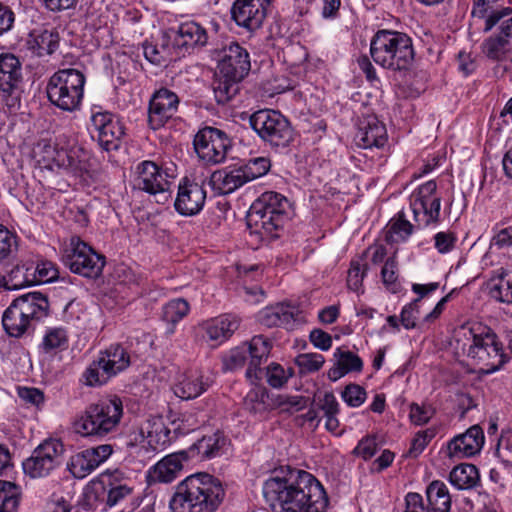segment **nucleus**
I'll return each instance as SVG.
<instances>
[{
	"mask_svg": "<svg viewBox=\"0 0 512 512\" xmlns=\"http://www.w3.org/2000/svg\"><path fill=\"white\" fill-rule=\"evenodd\" d=\"M367 271V265L362 259L351 261L347 275V286L354 292H360Z\"/></svg>",
	"mask_w": 512,
	"mask_h": 512,
	"instance_id": "obj_52",
	"label": "nucleus"
},
{
	"mask_svg": "<svg viewBox=\"0 0 512 512\" xmlns=\"http://www.w3.org/2000/svg\"><path fill=\"white\" fill-rule=\"evenodd\" d=\"M387 142V131L385 125L375 116L367 117L361 124L355 135L357 146L368 148H380Z\"/></svg>",
	"mask_w": 512,
	"mask_h": 512,
	"instance_id": "obj_29",
	"label": "nucleus"
},
{
	"mask_svg": "<svg viewBox=\"0 0 512 512\" xmlns=\"http://www.w3.org/2000/svg\"><path fill=\"white\" fill-rule=\"evenodd\" d=\"M510 14H512V8L500 7L496 0H475L471 11L473 18L485 20L484 32L491 31L494 26Z\"/></svg>",
	"mask_w": 512,
	"mask_h": 512,
	"instance_id": "obj_32",
	"label": "nucleus"
},
{
	"mask_svg": "<svg viewBox=\"0 0 512 512\" xmlns=\"http://www.w3.org/2000/svg\"><path fill=\"white\" fill-rule=\"evenodd\" d=\"M37 148L38 151L36 153L40 156L38 161L42 162L46 168H64L74 173L85 169V163L79 157V149L67 151L63 148L58 149L47 142L39 143Z\"/></svg>",
	"mask_w": 512,
	"mask_h": 512,
	"instance_id": "obj_18",
	"label": "nucleus"
},
{
	"mask_svg": "<svg viewBox=\"0 0 512 512\" xmlns=\"http://www.w3.org/2000/svg\"><path fill=\"white\" fill-rule=\"evenodd\" d=\"M270 167V160L266 157L251 158L244 165L240 166L247 182L266 175Z\"/></svg>",
	"mask_w": 512,
	"mask_h": 512,
	"instance_id": "obj_49",
	"label": "nucleus"
},
{
	"mask_svg": "<svg viewBox=\"0 0 512 512\" xmlns=\"http://www.w3.org/2000/svg\"><path fill=\"white\" fill-rule=\"evenodd\" d=\"M85 81L81 71L73 68L61 69L49 78L47 97L51 104L63 111H76L81 106Z\"/></svg>",
	"mask_w": 512,
	"mask_h": 512,
	"instance_id": "obj_7",
	"label": "nucleus"
},
{
	"mask_svg": "<svg viewBox=\"0 0 512 512\" xmlns=\"http://www.w3.org/2000/svg\"><path fill=\"white\" fill-rule=\"evenodd\" d=\"M143 55L144 57L153 64H161L162 62L171 61L176 59L178 56H175V51L172 46L168 45L167 40H163L161 48L159 49L157 45L152 43L145 42L143 44Z\"/></svg>",
	"mask_w": 512,
	"mask_h": 512,
	"instance_id": "obj_45",
	"label": "nucleus"
},
{
	"mask_svg": "<svg viewBox=\"0 0 512 512\" xmlns=\"http://www.w3.org/2000/svg\"><path fill=\"white\" fill-rule=\"evenodd\" d=\"M248 349L241 344L231 349L223 358V368L226 371H235L244 367L248 360Z\"/></svg>",
	"mask_w": 512,
	"mask_h": 512,
	"instance_id": "obj_50",
	"label": "nucleus"
},
{
	"mask_svg": "<svg viewBox=\"0 0 512 512\" xmlns=\"http://www.w3.org/2000/svg\"><path fill=\"white\" fill-rule=\"evenodd\" d=\"M381 277L383 283L391 290L394 291V286L398 279V263L396 258L390 257L385 261V264L381 270Z\"/></svg>",
	"mask_w": 512,
	"mask_h": 512,
	"instance_id": "obj_63",
	"label": "nucleus"
},
{
	"mask_svg": "<svg viewBox=\"0 0 512 512\" xmlns=\"http://www.w3.org/2000/svg\"><path fill=\"white\" fill-rule=\"evenodd\" d=\"M488 287L492 299L512 304V270L500 268L494 271L489 279Z\"/></svg>",
	"mask_w": 512,
	"mask_h": 512,
	"instance_id": "obj_37",
	"label": "nucleus"
},
{
	"mask_svg": "<svg viewBox=\"0 0 512 512\" xmlns=\"http://www.w3.org/2000/svg\"><path fill=\"white\" fill-rule=\"evenodd\" d=\"M250 125L260 139L272 149L287 148L294 140V129L279 111L258 110L250 116Z\"/></svg>",
	"mask_w": 512,
	"mask_h": 512,
	"instance_id": "obj_8",
	"label": "nucleus"
},
{
	"mask_svg": "<svg viewBox=\"0 0 512 512\" xmlns=\"http://www.w3.org/2000/svg\"><path fill=\"white\" fill-rule=\"evenodd\" d=\"M240 326V319L232 314H223L204 321L200 328L210 341L223 343L228 340Z\"/></svg>",
	"mask_w": 512,
	"mask_h": 512,
	"instance_id": "obj_28",
	"label": "nucleus"
},
{
	"mask_svg": "<svg viewBox=\"0 0 512 512\" xmlns=\"http://www.w3.org/2000/svg\"><path fill=\"white\" fill-rule=\"evenodd\" d=\"M265 375L270 386L273 388H280L287 382L291 374L286 373L281 365L271 363L266 368Z\"/></svg>",
	"mask_w": 512,
	"mask_h": 512,
	"instance_id": "obj_61",
	"label": "nucleus"
},
{
	"mask_svg": "<svg viewBox=\"0 0 512 512\" xmlns=\"http://www.w3.org/2000/svg\"><path fill=\"white\" fill-rule=\"evenodd\" d=\"M226 445V437L222 433L216 432L198 440L188 449V451L191 459L199 458L201 460H205L220 456Z\"/></svg>",
	"mask_w": 512,
	"mask_h": 512,
	"instance_id": "obj_34",
	"label": "nucleus"
},
{
	"mask_svg": "<svg viewBox=\"0 0 512 512\" xmlns=\"http://www.w3.org/2000/svg\"><path fill=\"white\" fill-rule=\"evenodd\" d=\"M413 228L414 226L405 219L404 213L399 212L389 221L385 239L388 243L405 242L411 236Z\"/></svg>",
	"mask_w": 512,
	"mask_h": 512,
	"instance_id": "obj_43",
	"label": "nucleus"
},
{
	"mask_svg": "<svg viewBox=\"0 0 512 512\" xmlns=\"http://www.w3.org/2000/svg\"><path fill=\"white\" fill-rule=\"evenodd\" d=\"M130 365V355L120 344H112L99 353L97 360L93 361L85 370L83 377L85 384L96 386L105 384L111 377L124 371Z\"/></svg>",
	"mask_w": 512,
	"mask_h": 512,
	"instance_id": "obj_10",
	"label": "nucleus"
},
{
	"mask_svg": "<svg viewBox=\"0 0 512 512\" xmlns=\"http://www.w3.org/2000/svg\"><path fill=\"white\" fill-rule=\"evenodd\" d=\"M20 498V486L11 480L0 479V512H16Z\"/></svg>",
	"mask_w": 512,
	"mask_h": 512,
	"instance_id": "obj_44",
	"label": "nucleus"
},
{
	"mask_svg": "<svg viewBox=\"0 0 512 512\" xmlns=\"http://www.w3.org/2000/svg\"><path fill=\"white\" fill-rule=\"evenodd\" d=\"M251 67L247 50L237 42L225 45L218 61V69L224 78L242 80Z\"/></svg>",
	"mask_w": 512,
	"mask_h": 512,
	"instance_id": "obj_17",
	"label": "nucleus"
},
{
	"mask_svg": "<svg viewBox=\"0 0 512 512\" xmlns=\"http://www.w3.org/2000/svg\"><path fill=\"white\" fill-rule=\"evenodd\" d=\"M49 303L39 292H32L15 299L4 311L2 325L11 337H21L34 330L35 323L47 315Z\"/></svg>",
	"mask_w": 512,
	"mask_h": 512,
	"instance_id": "obj_6",
	"label": "nucleus"
},
{
	"mask_svg": "<svg viewBox=\"0 0 512 512\" xmlns=\"http://www.w3.org/2000/svg\"><path fill=\"white\" fill-rule=\"evenodd\" d=\"M370 55L382 68L392 72H406L414 62L411 38L402 32L379 30L370 41Z\"/></svg>",
	"mask_w": 512,
	"mask_h": 512,
	"instance_id": "obj_4",
	"label": "nucleus"
},
{
	"mask_svg": "<svg viewBox=\"0 0 512 512\" xmlns=\"http://www.w3.org/2000/svg\"><path fill=\"white\" fill-rule=\"evenodd\" d=\"M325 359L319 353L300 354L296 358L301 373H312L318 371L324 364Z\"/></svg>",
	"mask_w": 512,
	"mask_h": 512,
	"instance_id": "obj_53",
	"label": "nucleus"
},
{
	"mask_svg": "<svg viewBox=\"0 0 512 512\" xmlns=\"http://www.w3.org/2000/svg\"><path fill=\"white\" fill-rule=\"evenodd\" d=\"M91 124L97 132L99 145L106 151L117 150L122 137L125 134L124 126L120 119L101 108L91 110Z\"/></svg>",
	"mask_w": 512,
	"mask_h": 512,
	"instance_id": "obj_16",
	"label": "nucleus"
},
{
	"mask_svg": "<svg viewBox=\"0 0 512 512\" xmlns=\"http://www.w3.org/2000/svg\"><path fill=\"white\" fill-rule=\"evenodd\" d=\"M213 189L222 195L230 194L247 183L241 168L215 171L210 179Z\"/></svg>",
	"mask_w": 512,
	"mask_h": 512,
	"instance_id": "obj_35",
	"label": "nucleus"
},
{
	"mask_svg": "<svg viewBox=\"0 0 512 512\" xmlns=\"http://www.w3.org/2000/svg\"><path fill=\"white\" fill-rule=\"evenodd\" d=\"M17 237L0 224V262L17 250Z\"/></svg>",
	"mask_w": 512,
	"mask_h": 512,
	"instance_id": "obj_56",
	"label": "nucleus"
},
{
	"mask_svg": "<svg viewBox=\"0 0 512 512\" xmlns=\"http://www.w3.org/2000/svg\"><path fill=\"white\" fill-rule=\"evenodd\" d=\"M435 435L436 430L434 428L419 431L412 440L409 454L414 457L421 454Z\"/></svg>",
	"mask_w": 512,
	"mask_h": 512,
	"instance_id": "obj_59",
	"label": "nucleus"
},
{
	"mask_svg": "<svg viewBox=\"0 0 512 512\" xmlns=\"http://www.w3.org/2000/svg\"><path fill=\"white\" fill-rule=\"evenodd\" d=\"M132 492V487L127 483H111V488L108 491L107 495V504L109 506H114L118 504L122 499L130 495Z\"/></svg>",
	"mask_w": 512,
	"mask_h": 512,
	"instance_id": "obj_64",
	"label": "nucleus"
},
{
	"mask_svg": "<svg viewBox=\"0 0 512 512\" xmlns=\"http://www.w3.org/2000/svg\"><path fill=\"white\" fill-rule=\"evenodd\" d=\"M62 262L72 273L86 278H97L105 265L104 256L98 254L78 236H72L62 249Z\"/></svg>",
	"mask_w": 512,
	"mask_h": 512,
	"instance_id": "obj_9",
	"label": "nucleus"
},
{
	"mask_svg": "<svg viewBox=\"0 0 512 512\" xmlns=\"http://www.w3.org/2000/svg\"><path fill=\"white\" fill-rule=\"evenodd\" d=\"M270 0H236L231 14L238 26L249 31L258 29L266 17V8Z\"/></svg>",
	"mask_w": 512,
	"mask_h": 512,
	"instance_id": "obj_23",
	"label": "nucleus"
},
{
	"mask_svg": "<svg viewBox=\"0 0 512 512\" xmlns=\"http://www.w3.org/2000/svg\"><path fill=\"white\" fill-rule=\"evenodd\" d=\"M289 209V201L282 194L274 191L263 193L250 207V221L271 233L283 225Z\"/></svg>",
	"mask_w": 512,
	"mask_h": 512,
	"instance_id": "obj_11",
	"label": "nucleus"
},
{
	"mask_svg": "<svg viewBox=\"0 0 512 512\" xmlns=\"http://www.w3.org/2000/svg\"><path fill=\"white\" fill-rule=\"evenodd\" d=\"M449 481L459 490H470L480 483L479 471L473 464H460L451 470Z\"/></svg>",
	"mask_w": 512,
	"mask_h": 512,
	"instance_id": "obj_42",
	"label": "nucleus"
},
{
	"mask_svg": "<svg viewBox=\"0 0 512 512\" xmlns=\"http://www.w3.org/2000/svg\"><path fill=\"white\" fill-rule=\"evenodd\" d=\"M206 191L196 182L184 179L178 187L174 202L176 211L183 216H194L204 207Z\"/></svg>",
	"mask_w": 512,
	"mask_h": 512,
	"instance_id": "obj_24",
	"label": "nucleus"
},
{
	"mask_svg": "<svg viewBox=\"0 0 512 512\" xmlns=\"http://www.w3.org/2000/svg\"><path fill=\"white\" fill-rule=\"evenodd\" d=\"M35 275H32L30 261L22 262L14 266L10 272L2 278L0 286L6 290H19L35 285Z\"/></svg>",
	"mask_w": 512,
	"mask_h": 512,
	"instance_id": "obj_40",
	"label": "nucleus"
},
{
	"mask_svg": "<svg viewBox=\"0 0 512 512\" xmlns=\"http://www.w3.org/2000/svg\"><path fill=\"white\" fill-rule=\"evenodd\" d=\"M22 64L11 53L0 54V91L11 95L22 82Z\"/></svg>",
	"mask_w": 512,
	"mask_h": 512,
	"instance_id": "obj_30",
	"label": "nucleus"
},
{
	"mask_svg": "<svg viewBox=\"0 0 512 512\" xmlns=\"http://www.w3.org/2000/svg\"><path fill=\"white\" fill-rule=\"evenodd\" d=\"M201 421L193 413H184L179 418L172 421L174 434L185 435L196 430L200 425Z\"/></svg>",
	"mask_w": 512,
	"mask_h": 512,
	"instance_id": "obj_54",
	"label": "nucleus"
},
{
	"mask_svg": "<svg viewBox=\"0 0 512 512\" xmlns=\"http://www.w3.org/2000/svg\"><path fill=\"white\" fill-rule=\"evenodd\" d=\"M485 443L483 429L479 425H473L464 433L454 436L447 443V455L449 458L463 459L478 454Z\"/></svg>",
	"mask_w": 512,
	"mask_h": 512,
	"instance_id": "obj_22",
	"label": "nucleus"
},
{
	"mask_svg": "<svg viewBox=\"0 0 512 512\" xmlns=\"http://www.w3.org/2000/svg\"><path fill=\"white\" fill-rule=\"evenodd\" d=\"M508 43L506 37L492 36L483 43V51L488 58L498 61L510 50Z\"/></svg>",
	"mask_w": 512,
	"mask_h": 512,
	"instance_id": "obj_51",
	"label": "nucleus"
},
{
	"mask_svg": "<svg viewBox=\"0 0 512 512\" xmlns=\"http://www.w3.org/2000/svg\"><path fill=\"white\" fill-rule=\"evenodd\" d=\"M190 310L189 303L183 298H176L167 302L162 308V318L167 323L175 325L181 321Z\"/></svg>",
	"mask_w": 512,
	"mask_h": 512,
	"instance_id": "obj_47",
	"label": "nucleus"
},
{
	"mask_svg": "<svg viewBox=\"0 0 512 512\" xmlns=\"http://www.w3.org/2000/svg\"><path fill=\"white\" fill-rule=\"evenodd\" d=\"M174 176L153 161H142L134 169L133 185L135 188L158 196L157 202L164 203L170 197V187Z\"/></svg>",
	"mask_w": 512,
	"mask_h": 512,
	"instance_id": "obj_12",
	"label": "nucleus"
},
{
	"mask_svg": "<svg viewBox=\"0 0 512 512\" xmlns=\"http://www.w3.org/2000/svg\"><path fill=\"white\" fill-rule=\"evenodd\" d=\"M64 446L57 439H49L37 446L32 455L27 458L22 466L26 475L31 478H43L48 476L60 465Z\"/></svg>",
	"mask_w": 512,
	"mask_h": 512,
	"instance_id": "obj_14",
	"label": "nucleus"
},
{
	"mask_svg": "<svg viewBox=\"0 0 512 512\" xmlns=\"http://www.w3.org/2000/svg\"><path fill=\"white\" fill-rule=\"evenodd\" d=\"M58 46V33L49 30H34L27 39V48L38 57L53 54Z\"/></svg>",
	"mask_w": 512,
	"mask_h": 512,
	"instance_id": "obj_38",
	"label": "nucleus"
},
{
	"mask_svg": "<svg viewBox=\"0 0 512 512\" xmlns=\"http://www.w3.org/2000/svg\"><path fill=\"white\" fill-rule=\"evenodd\" d=\"M209 387V382L203 379L199 371H188L178 375L174 385V394L182 400H191L199 397Z\"/></svg>",
	"mask_w": 512,
	"mask_h": 512,
	"instance_id": "obj_31",
	"label": "nucleus"
},
{
	"mask_svg": "<svg viewBox=\"0 0 512 512\" xmlns=\"http://www.w3.org/2000/svg\"><path fill=\"white\" fill-rule=\"evenodd\" d=\"M379 449V444L375 435H367L359 440L356 447L353 449V455L367 461L371 459Z\"/></svg>",
	"mask_w": 512,
	"mask_h": 512,
	"instance_id": "obj_55",
	"label": "nucleus"
},
{
	"mask_svg": "<svg viewBox=\"0 0 512 512\" xmlns=\"http://www.w3.org/2000/svg\"><path fill=\"white\" fill-rule=\"evenodd\" d=\"M248 349V368L246 377L251 383L262 378L264 374L261 365L266 362L272 349V342L263 335H255L249 342L244 343Z\"/></svg>",
	"mask_w": 512,
	"mask_h": 512,
	"instance_id": "obj_26",
	"label": "nucleus"
},
{
	"mask_svg": "<svg viewBox=\"0 0 512 512\" xmlns=\"http://www.w3.org/2000/svg\"><path fill=\"white\" fill-rule=\"evenodd\" d=\"M225 497L221 481L207 473H197L179 482L170 498L171 512H215Z\"/></svg>",
	"mask_w": 512,
	"mask_h": 512,
	"instance_id": "obj_3",
	"label": "nucleus"
},
{
	"mask_svg": "<svg viewBox=\"0 0 512 512\" xmlns=\"http://www.w3.org/2000/svg\"><path fill=\"white\" fill-rule=\"evenodd\" d=\"M190 459L191 457L188 450H181L169 454L151 468V477L154 481L160 483H171L179 476L183 469L184 462Z\"/></svg>",
	"mask_w": 512,
	"mask_h": 512,
	"instance_id": "obj_27",
	"label": "nucleus"
},
{
	"mask_svg": "<svg viewBox=\"0 0 512 512\" xmlns=\"http://www.w3.org/2000/svg\"><path fill=\"white\" fill-rule=\"evenodd\" d=\"M427 512H450L452 498L447 485L440 481L434 480L426 487Z\"/></svg>",
	"mask_w": 512,
	"mask_h": 512,
	"instance_id": "obj_36",
	"label": "nucleus"
},
{
	"mask_svg": "<svg viewBox=\"0 0 512 512\" xmlns=\"http://www.w3.org/2000/svg\"><path fill=\"white\" fill-rule=\"evenodd\" d=\"M410 207L419 227L436 224L440 218L441 197L434 180L417 187L410 195Z\"/></svg>",
	"mask_w": 512,
	"mask_h": 512,
	"instance_id": "obj_13",
	"label": "nucleus"
},
{
	"mask_svg": "<svg viewBox=\"0 0 512 512\" xmlns=\"http://www.w3.org/2000/svg\"><path fill=\"white\" fill-rule=\"evenodd\" d=\"M496 453L505 464L512 466V431L501 434Z\"/></svg>",
	"mask_w": 512,
	"mask_h": 512,
	"instance_id": "obj_62",
	"label": "nucleus"
},
{
	"mask_svg": "<svg viewBox=\"0 0 512 512\" xmlns=\"http://www.w3.org/2000/svg\"><path fill=\"white\" fill-rule=\"evenodd\" d=\"M32 275H35L37 284L50 283L58 279L59 271L56 265L48 260L30 261Z\"/></svg>",
	"mask_w": 512,
	"mask_h": 512,
	"instance_id": "obj_48",
	"label": "nucleus"
},
{
	"mask_svg": "<svg viewBox=\"0 0 512 512\" xmlns=\"http://www.w3.org/2000/svg\"><path fill=\"white\" fill-rule=\"evenodd\" d=\"M123 413L120 398H103L85 408L76 418L74 429L84 437L103 438L117 429Z\"/></svg>",
	"mask_w": 512,
	"mask_h": 512,
	"instance_id": "obj_5",
	"label": "nucleus"
},
{
	"mask_svg": "<svg viewBox=\"0 0 512 512\" xmlns=\"http://www.w3.org/2000/svg\"><path fill=\"white\" fill-rule=\"evenodd\" d=\"M241 80H232L225 78L224 81H219L214 87L215 98L218 103L228 102L238 91V82Z\"/></svg>",
	"mask_w": 512,
	"mask_h": 512,
	"instance_id": "obj_57",
	"label": "nucleus"
},
{
	"mask_svg": "<svg viewBox=\"0 0 512 512\" xmlns=\"http://www.w3.org/2000/svg\"><path fill=\"white\" fill-rule=\"evenodd\" d=\"M366 395L363 387L357 384H350L342 392V399L348 406L359 407L365 402Z\"/></svg>",
	"mask_w": 512,
	"mask_h": 512,
	"instance_id": "obj_58",
	"label": "nucleus"
},
{
	"mask_svg": "<svg viewBox=\"0 0 512 512\" xmlns=\"http://www.w3.org/2000/svg\"><path fill=\"white\" fill-rule=\"evenodd\" d=\"M171 33L172 48L175 51V56L178 57L184 55L190 49L203 47L208 42L206 29L195 21L182 22Z\"/></svg>",
	"mask_w": 512,
	"mask_h": 512,
	"instance_id": "obj_21",
	"label": "nucleus"
},
{
	"mask_svg": "<svg viewBox=\"0 0 512 512\" xmlns=\"http://www.w3.org/2000/svg\"><path fill=\"white\" fill-rule=\"evenodd\" d=\"M457 349L461 350L484 374H492L507 361L503 345L494 331L479 322H467L454 331Z\"/></svg>",
	"mask_w": 512,
	"mask_h": 512,
	"instance_id": "obj_2",
	"label": "nucleus"
},
{
	"mask_svg": "<svg viewBox=\"0 0 512 512\" xmlns=\"http://www.w3.org/2000/svg\"><path fill=\"white\" fill-rule=\"evenodd\" d=\"M68 345V334L66 329L62 327H54L47 329L41 347L46 353L56 350H64Z\"/></svg>",
	"mask_w": 512,
	"mask_h": 512,
	"instance_id": "obj_46",
	"label": "nucleus"
},
{
	"mask_svg": "<svg viewBox=\"0 0 512 512\" xmlns=\"http://www.w3.org/2000/svg\"><path fill=\"white\" fill-rule=\"evenodd\" d=\"M149 454L164 450L176 437L162 417H152L145 423Z\"/></svg>",
	"mask_w": 512,
	"mask_h": 512,
	"instance_id": "obj_33",
	"label": "nucleus"
},
{
	"mask_svg": "<svg viewBox=\"0 0 512 512\" xmlns=\"http://www.w3.org/2000/svg\"><path fill=\"white\" fill-rule=\"evenodd\" d=\"M263 496L276 512H326L328 499L320 482L303 470L269 477Z\"/></svg>",
	"mask_w": 512,
	"mask_h": 512,
	"instance_id": "obj_1",
	"label": "nucleus"
},
{
	"mask_svg": "<svg viewBox=\"0 0 512 512\" xmlns=\"http://www.w3.org/2000/svg\"><path fill=\"white\" fill-rule=\"evenodd\" d=\"M433 415L434 409L429 405H419L417 403L410 405L409 418L414 425L421 426L428 423Z\"/></svg>",
	"mask_w": 512,
	"mask_h": 512,
	"instance_id": "obj_60",
	"label": "nucleus"
},
{
	"mask_svg": "<svg viewBox=\"0 0 512 512\" xmlns=\"http://www.w3.org/2000/svg\"><path fill=\"white\" fill-rule=\"evenodd\" d=\"M334 355L337 358V365L328 372L329 378L333 381L340 379L349 372H360L363 368L361 358L348 350L338 348Z\"/></svg>",
	"mask_w": 512,
	"mask_h": 512,
	"instance_id": "obj_41",
	"label": "nucleus"
},
{
	"mask_svg": "<svg viewBox=\"0 0 512 512\" xmlns=\"http://www.w3.org/2000/svg\"><path fill=\"white\" fill-rule=\"evenodd\" d=\"M178 105L179 98L174 92L166 88L156 91L149 102V126L153 130L163 127L175 115Z\"/></svg>",
	"mask_w": 512,
	"mask_h": 512,
	"instance_id": "obj_19",
	"label": "nucleus"
},
{
	"mask_svg": "<svg viewBox=\"0 0 512 512\" xmlns=\"http://www.w3.org/2000/svg\"><path fill=\"white\" fill-rule=\"evenodd\" d=\"M194 149L206 164H218L225 160L230 147L228 136L213 127L200 129L194 137Z\"/></svg>",
	"mask_w": 512,
	"mask_h": 512,
	"instance_id": "obj_15",
	"label": "nucleus"
},
{
	"mask_svg": "<svg viewBox=\"0 0 512 512\" xmlns=\"http://www.w3.org/2000/svg\"><path fill=\"white\" fill-rule=\"evenodd\" d=\"M119 448L130 455L148 456V444L145 425L142 427H131L119 437Z\"/></svg>",
	"mask_w": 512,
	"mask_h": 512,
	"instance_id": "obj_39",
	"label": "nucleus"
},
{
	"mask_svg": "<svg viewBox=\"0 0 512 512\" xmlns=\"http://www.w3.org/2000/svg\"><path fill=\"white\" fill-rule=\"evenodd\" d=\"M113 453L111 444H101L85 449L71 457L68 464L70 472L76 478H84L103 464Z\"/></svg>",
	"mask_w": 512,
	"mask_h": 512,
	"instance_id": "obj_20",
	"label": "nucleus"
},
{
	"mask_svg": "<svg viewBox=\"0 0 512 512\" xmlns=\"http://www.w3.org/2000/svg\"><path fill=\"white\" fill-rule=\"evenodd\" d=\"M257 319L261 325L269 328L281 326L291 329L300 319V310L296 305L278 303L259 311Z\"/></svg>",
	"mask_w": 512,
	"mask_h": 512,
	"instance_id": "obj_25",
	"label": "nucleus"
}]
</instances>
